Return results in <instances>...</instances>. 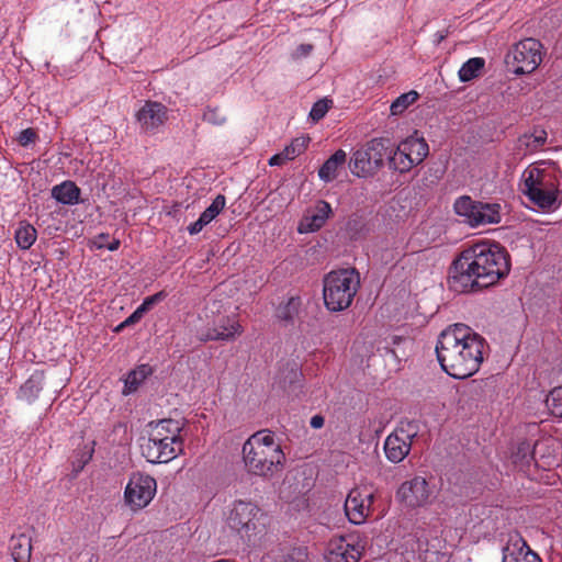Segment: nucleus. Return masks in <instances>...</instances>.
Listing matches in <instances>:
<instances>
[{
	"mask_svg": "<svg viewBox=\"0 0 562 562\" xmlns=\"http://www.w3.org/2000/svg\"><path fill=\"white\" fill-rule=\"evenodd\" d=\"M507 251L497 244L477 243L453 261L449 276L451 290L465 293L496 284L509 272Z\"/></svg>",
	"mask_w": 562,
	"mask_h": 562,
	"instance_id": "nucleus-1",
	"label": "nucleus"
},
{
	"mask_svg": "<svg viewBox=\"0 0 562 562\" xmlns=\"http://www.w3.org/2000/svg\"><path fill=\"white\" fill-rule=\"evenodd\" d=\"M486 340L470 326L449 325L438 336L436 355L441 369L454 379L475 374L484 360Z\"/></svg>",
	"mask_w": 562,
	"mask_h": 562,
	"instance_id": "nucleus-2",
	"label": "nucleus"
},
{
	"mask_svg": "<svg viewBox=\"0 0 562 562\" xmlns=\"http://www.w3.org/2000/svg\"><path fill=\"white\" fill-rule=\"evenodd\" d=\"M243 461L249 474L272 477L283 470L285 454L268 429L252 434L243 445Z\"/></svg>",
	"mask_w": 562,
	"mask_h": 562,
	"instance_id": "nucleus-3",
	"label": "nucleus"
},
{
	"mask_svg": "<svg viewBox=\"0 0 562 562\" xmlns=\"http://www.w3.org/2000/svg\"><path fill=\"white\" fill-rule=\"evenodd\" d=\"M559 169L554 162H539L522 172L521 191L540 209H550L558 199Z\"/></svg>",
	"mask_w": 562,
	"mask_h": 562,
	"instance_id": "nucleus-4",
	"label": "nucleus"
},
{
	"mask_svg": "<svg viewBox=\"0 0 562 562\" xmlns=\"http://www.w3.org/2000/svg\"><path fill=\"white\" fill-rule=\"evenodd\" d=\"M360 286L356 269H340L329 272L324 279L323 296L325 306L331 312L348 308Z\"/></svg>",
	"mask_w": 562,
	"mask_h": 562,
	"instance_id": "nucleus-5",
	"label": "nucleus"
},
{
	"mask_svg": "<svg viewBox=\"0 0 562 562\" xmlns=\"http://www.w3.org/2000/svg\"><path fill=\"white\" fill-rule=\"evenodd\" d=\"M227 525L248 542L266 530L267 515L254 503L235 501L227 517Z\"/></svg>",
	"mask_w": 562,
	"mask_h": 562,
	"instance_id": "nucleus-6",
	"label": "nucleus"
},
{
	"mask_svg": "<svg viewBox=\"0 0 562 562\" xmlns=\"http://www.w3.org/2000/svg\"><path fill=\"white\" fill-rule=\"evenodd\" d=\"M387 151V140L373 138L357 149L350 160L351 172L357 177H368L382 167Z\"/></svg>",
	"mask_w": 562,
	"mask_h": 562,
	"instance_id": "nucleus-7",
	"label": "nucleus"
},
{
	"mask_svg": "<svg viewBox=\"0 0 562 562\" xmlns=\"http://www.w3.org/2000/svg\"><path fill=\"white\" fill-rule=\"evenodd\" d=\"M542 45L535 38L515 44L506 55V64L516 75L531 74L542 61Z\"/></svg>",
	"mask_w": 562,
	"mask_h": 562,
	"instance_id": "nucleus-8",
	"label": "nucleus"
},
{
	"mask_svg": "<svg viewBox=\"0 0 562 562\" xmlns=\"http://www.w3.org/2000/svg\"><path fill=\"white\" fill-rule=\"evenodd\" d=\"M418 434V426L414 422H401L386 437L384 452L389 461L398 463L403 461L412 449L413 439Z\"/></svg>",
	"mask_w": 562,
	"mask_h": 562,
	"instance_id": "nucleus-9",
	"label": "nucleus"
},
{
	"mask_svg": "<svg viewBox=\"0 0 562 562\" xmlns=\"http://www.w3.org/2000/svg\"><path fill=\"white\" fill-rule=\"evenodd\" d=\"M157 492L156 480L144 473H134L125 487L124 499L132 510L145 508Z\"/></svg>",
	"mask_w": 562,
	"mask_h": 562,
	"instance_id": "nucleus-10",
	"label": "nucleus"
},
{
	"mask_svg": "<svg viewBox=\"0 0 562 562\" xmlns=\"http://www.w3.org/2000/svg\"><path fill=\"white\" fill-rule=\"evenodd\" d=\"M366 544L364 538L358 535L335 537L328 542L326 562H359Z\"/></svg>",
	"mask_w": 562,
	"mask_h": 562,
	"instance_id": "nucleus-11",
	"label": "nucleus"
},
{
	"mask_svg": "<svg viewBox=\"0 0 562 562\" xmlns=\"http://www.w3.org/2000/svg\"><path fill=\"white\" fill-rule=\"evenodd\" d=\"M374 492L369 486L352 488L345 501V513L350 522L363 524L372 513Z\"/></svg>",
	"mask_w": 562,
	"mask_h": 562,
	"instance_id": "nucleus-12",
	"label": "nucleus"
},
{
	"mask_svg": "<svg viewBox=\"0 0 562 562\" xmlns=\"http://www.w3.org/2000/svg\"><path fill=\"white\" fill-rule=\"evenodd\" d=\"M396 497L405 507L417 508L430 503L432 488L425 477L417 475L400 485Z\"/></svg>",
	"mask_w": 562,
	"mask_h": 562,
	"instance_id": "nucleus-13",
	"label": "nucleus"
},
{
	"mask_svg": "<svg viewBox=\"0 0 562 562\" xmlns=\"http://www.w3.org/2000/svg\"><path fill=\"white\" fill-rule=\"evenodd\" d=\"M143 456L151 463H167L183 451V441L148 438L142 447Z\"/></svg>",
	"mask_w": 562,
	"mask_h": 562,
	"instance_id": "nucleus-14",
	"label": "nucleus"
},
{
	"mask_svg": "<svg viewBox=\"0 0 562 562\" xmlns=\"http://www.w3.org/2000/svg\"><path fill=\"white\" fill-rule=\"evenodd\" d=\"M243 333L240 324L234 319L222 317L218 324L213 327H205L198 330V338L200 341L206 342L210 340L229 341L234 340Z\"/></svg>",
	"mask_w": 562,
	"mask_h": 562,
	"instance_id": "nucleus-15",
	"label": "nucleus"
},
{
	"mask_svg": "<svg viewBox=\"0 0 562 562\" xmlns=\"http://www.w3.org/2000/svg\"><path fill=\"white\" fill-rule=\"evenodd\" d=\"M136 120L144 132H154L167 121V108L156 101H147L137 111Z\"/></svg>",
	"mask_w": 562,
	"mask_h": 562,
	"instance_id": "nucleus-16",
	"label": "nucleus"
},
{
	"mask_svg": "<svg viewBox=\"0 0 562 562\" xmlns=\"http://www.w3.org/2000/svg\"><path fill=\"white\" fill-rule=\"evenodd\" d=\"M503 562H541V559L522 538L516 537L504 548Z\"/></svg>",
	"mask_w": 562,
	"mask_h": 562,
	"instance_id": "nucleus-17",
	"label": "nucleus"
},
{
	"mask_svg": "<svg viewBox=\"0 0 562 562\" xmlns=\"http://www.w3.org/2000/svg\"><path fill=\"white\" fill-rule=\"evenodd\" d=\"M331 214V206L326 201H318L315 209L306 214L299 225L301 234L313 233L322 228Z\"/></svg>",
	"mask_w": 562,
	"mask_h": 562,
	"instance_id": "nucleus-18",
	"label": "nucleus"
},
{
	"mask_svg": "<svg viewBox=\"0 0 562 562\" xmlns=\"http://www.w3.org/2000/svg\"><path fill=\"white\" fill-rule=\"evenodd\" d=\"M44 372L36 370L30 378L20 386L16 397L20 401L26 402L27 404L34 403L44 386Z\"/></svg>",
	"mask_w": 562,
	"mask_h": 562,
	"instance_id": "nucleus-19",
	"label": "nucleus"
},
{
	"mask_svg": "<svg viewBox=\"0 0 562 562\" xmlns=\"http://www.w3.org/2000/svg\"><path fill=\"white\" fill-rule=\"evenodd\" d=\"M183 423L176 419H162L159 420L151 429L149 438L183 441L180 432L182 430Z\"/></svg>",
	"mask_w": 562,
	"mask_h": 562,
	"instance_id": "nucleus-20",
	"label": "nucleus"
},
{
	"mask_svg": "<svg viewBox=\"0 0 562 562\" xmlns=\"http://www.w3.org/2000/svg\"><path fill=\"white\" fill-rule=\"evenodd\" d=\"M80 193L79 187L70 180L54 186L52 189V196L57 202L66 205L77 204L80 200Z\"/></svg>",
	"mask_w": 562,
	"mask_h": 562,
	"instance_id": "nucleus-21",
	"label": "nucleus"
},
{
	"mask_svg": "<svg viewBox=\"0 0 562 562\" xmlns=\"http://www.w3.org/2000/svg\"><path fill=\"white\" fill-rule=\"evenodd\" d=\"M479 201L469 195L459 196L453 203L456 214L463 218V222L471 227H477L476 211Z\"/></svg>",
	"mask_w": 562,
	"mask_h": 562,
	"instance_id": "nucleus-22",
	"label": "nucleus"
},
{
	"mask_svg": "<svg viewBox=\"0 0 562 562\" xmlns=\"http://www.w3.org/2000/svg\"><path fill=\"white\" fill-rule=\"evenodd\" d=\"M400 145L411 155V160L415 166L422 164L429 153L426 140L416 134L402 140Z\"/></svg>",
	"mask_w": 562,
	"mask_h": 562,
	"instance_id": "nucleus-23",
	"label": "nucleus"
},
{
	"mask_svg": "<svg viewBox=\"0 0 562 562\" xmlns=\"http://www.w3.org/2000/svg\"><path fill=\"white\" fill-rule=\"evenodd\" d=\"M347 159V154L342 149L336 150L319 168L318 177L324 182H330L338 176V170Z\"/></svg>",
	"mask_w": 562,
	"mask_h": 562,
	"instance_id": "nucleus-24",
	"label": "nucleus"
},
{
	"mask_svg": "<svg viewBox=\"0 0 562 562\" xmlns=\"http://www.w3.org/2000/svg\"><path fill=\"white\" fill-rule=\"evenodd\" d=\"M10 550L14 562H29L32 552L30 537L26 535L13 536L10 540Z\"/></svg>",
	"mask_w": 562,
	"mask_h": 562,
	"instance_id": "nucleus-25",
	"label": "nucleus"
},
{
	"mask_svg": "<svg viewBox=\"0 0 562 562\" xmlns=\"http://www.w3.org/2000/svg\"><path fill=\"white\" fill-rule=\"evenodd\" d=\"M477 226L498 224L502 221L501 205L479 201L476 211Z\"/></svg>",
	"mask_w": 562,
	"mask_h": 562,
	"instance_id": "nucleus-26",
	"label": "nucleus"
},
{
	"mask_svg": "<svg viewBox=\"0 0 562 562\" xmlns=\"http://www.w3.org/2000/svg\"><path fill=\"white\" fill-rule=\"evenodd\" d=\"M547 441L537 442L532 445L529 441H521L517 445L516 451L513 453L515 463L528 464L531 460H536V456L540 453L541 448L546 446Z\"/></svg>",
	"mask_w": 562,
	"mask_h": 562,
	"instance_id": "nucleus-27",
	"label": "nucleus"
},
{
	"mask_svg": "<svg viewBox=\"0 0 562 562\" xmlns=\"http://www.w3.org/2000/svg\"><path fill=\"white\" fill-rule=\"evenodd\" d=\"M547 142V132L544 130H536L531 134H525L518 139L519 148L525 154H532L539 150Z\"/></svg>",
	"mask_w": 562,
	"mask_h": 562,
	"instance_id": "nucleus-28",
	"label": "nucleus"
},
{
	"mask_svg": "<svg viewBox=\"0 0 562 562\" xmlns=\"http://www.w3.org/2000/svg\"><path fill=\"white\" fill-rule=\"evenodd\" d=\"M485 66L484 58L473 57L467 60L459 69V79L461 82H469L479 77Z\"/></svg>",
	"mask_w": 562,
	"mask_h": 562,
	"instance_id": "nucleus-29",
	"label": "nucleus"
},
{
	"mask_svg": "<svg viewBox=\"0 0 562 562\" xmlns=\"http://www.w3.org/2000/svg\"><path fill=\"white\" fill-rule=\"evenodd\" d=\"M36 237V229L29 223H20L14 234L18 246L23 250L31 248Z\"/></svg>",
	"mask_w": 562,
	"mask_h": 562,
	"instance_id": "nucleus-30",
	"label": "nucleus"
},
{
	"mask_svg": "<svg viewBox=\"0 0 562 562\" xmlns=\"http://www.w3.org/2000/svg\"><path fill=\"white\" fill-rule=\"evenodd\" d=\"M302 300L300 296H291L284 304L277 310L278 318L285 322H293L300 314Z\"/></svg>",
	"mask_w": 562,
	"mask_h": 562,
	"instance_id": "nucleus-31",
	"label": "nucleus"
},
{
	"mask_svg": "<svg viewBox=\"0 0 562 562\" xmlns=\"http://www.w3.org/2000/svg\"><path fill=\"white\" fill-rule=\"evenodd\" d=\"M151 373L148 364H142L131 371L125 380L124 393L128 394L137 390L140 383Z\"/></svg>",
	"mask_w": 562,
	"mask_h": 562,
	"instance_id": "nucleus-32",
	"label": "nucleus"
},
{
	"mask_svg": "<svg viewBox=\"0 0 562 562\" xmlns=\"http://www.w3.org/2000/svg\"><path fill=\"white\" fill-rule=\"evenodd\" d=\"M414 166L411 155L398 144L396 150L390 157V167L400 172H407Z\"/></svg>",
	"mask_w": 562,
	"mask_h": 562,
	"instance_id": "nucleus-33",
	"label": "nucleus"
},
{
	"mask_svg": "<svg viewBox=\"0 0 562 562\" xmlns=\"http://www.w3.org/2000/svg\"><path fill=\"white\" fill-rule=\"evenodd\" d=\"M414 166L411 155L398 144L396 150L390 157V167L400 172H407Z\"/></svg>",
	"mask_w": 562,
	"mask_h": 562,
	"instance_id": "nucleus-34",
	"label": "nucleus"
},
{
	"mask_svg": "<svg viewBox=\"0 0 562 562\" xmlns=\"http://www.w3.org/2000/svg\"><path fill=\"white\" fill-rule=\"evenodd\" d=\"M418 99V93L414 90L403 93L397 97L391 104L390 111L392 115L402 114L409 105L416 102Z\"/></svg>",
	"mask_w": 562,
	"mask_h": 562,
	"instance_id": "nucleus-35",
	"label": "nucleus"
},
{
	"mask_svg": "<svg viewBox=\"0 0 562 562\" xmlns=\"http://www.w3.org/2000/svg\"><path fill=\"white\" fill-rule=\"evenodd\" d=\"M546 405L553 416L562 418V386L555 387L549 393Z\"/></svg>",
	"mask_w": 562,
	"mask_h": 562,
	"instance_id": "nucleus-36",
	"label": "nucleus"
},
{
	"mask_svg": "<svg viewBox=\"0 0 562 562\" xmlns=\"http://www.w3.org/2000/svg\"><path fill=\"white\" fill-rule=\"evenodd\" d=\"M308 142L310 138L305 136L293 139L292 143L283 149L285 158L292 160L300 156L306 149Z\"/></svg>",
	"mask_w": 562,
	"mask_h": 562,
	"instance_id": "nucleus-37",
	"label": "nucleus"
},
{
	"mask_svg": "<svg viewBox=\"0 0 562 562\" xmlns=\"http://www.w3.org/2000/svg\"><path fill=\"white\" fill-rule=\"evenodd\" d=\"M226 199L223 194H218L211 205L201 214L209 223H211L225 207Z\"/></svg>",
	"mask_w": 562,
	"mask_h": 562,
	"instance_id": "nucleus-38",
	"label": "nucleus"
},
{
	"mask_svg": "<svg viewBox=\"0 0 562 562\" xmlns=\"http://www.w3.org/2000/svg\"><path fill=\"white\" fill-rule=\"evenodd\" d=\"M226 199L223 194H218L211 205L201 214L209 223H211L225 207Z\"/></svg>",
	"mask_w": 562,
	"mask_h": 562,
	"instance_id": "nucleus-39",
	"label": "nucleus"
},
{
	"mask_svg": "<svg viewBox=\"0 0 562 562\" xmlns=\"http://www.w3.org/2000/svg\"><path fill=\"white\" fill-rule=\"evenodd\" d=\"M226 199L223 194H218L211 205L201 214L209 223H211L225 207Z\"/></svg>",
	"mask_w": 562,
	"mask_h": 562,
	"instance_id": "nucleus-40",
	"label": "nucleus"
},
{
	"mask_svg": "<svg viewBox=\"0 0 562 562\" xmlns=\"http://www.w3.org/2000/svg\"><path fill=\"white\" fill-rule=\"evenodd\" d=\"M330 103L331 101L328 99H322L315 102L310 112L311 119L315 122L323 119L328 112Z\"/></svg>",
	"mask_w": 562,
	"mask_h": 562,
	"instance_id": "nucleus-41",
	"label": "nucleus"
},
{
	"mask_svg": "<svg viewBox=\"0 0 562 562\" xmlns=\"http://www.w3.org/2000/svg\"><path fill=\"white\" fill-rule=\"evenodd\" d=\"M203 120L210 124L220 126L226 122V116L217 108H209L203 113Z\"/></svg>",
	"mask_w": 562,
	"mask_h": 562,
	"instance_id": "nucleus-42",
	"label": "nucleus"
},
{
	"mask_svg": "<svg viewBox=\"0 0 562 562\" xmlns=\"http://www.w3.org/2000/svg\"><path fill=\"white\" fill-rule=\"evenodd\" d=\"M166 297V293L164 291H160V292H157L156 294L154 295H150V296H147L143 303L139 305V308L147 313L148 311H150V308L161 302Z\"/></svg>",
	"mask_w": 562,
	"mask_h": 562,
	"instance_id": "nucleus-43",
	"label": "nucleus"
},
{
	"mask_svg": "<svg viewBox=\"0 0 562 562\" xmlns=\"http://www.w3.org/2000/svg\"><path fill=\"white\" fill-rule=\"evenodd\" d=\"M35 138H36L35 132L32 128H26L20 133L18 140H19L20 145L27 146L31 143H33L35 140Z\"/></svg>",
	"mask_w": 562,
	"mask_h": 562,
	"instance_id": "nucleus-44",
	"label": "nucleus"
},
{
	"mask_svg": "<svg viewBox=\"0 0 562 562\" xmlns=\"http://www.w3.org/2000/svg\"><path fill=\"white\" fill-rule=\"evenodd\" d=\"M207 224H210L202 215L192 224L188 226L190 235L199 234Z\"/></svg>",
	"mask_w": 562,
	"mask_h": 562,
	"instance_id": "nucleus-45",
	"label": "nucleus"
},
{
	"mask_svg": "<svg viewBox=\"0 0 562 562\" xmlns=\"http://www.w3.org/2000/svg\"><path fill=\"white\" fill-rule=\"evenodd\" d=\"M145 312H143L139 306L117 327L120 329L121 327L128 326L132 324H135L142 319Z\"/></svg>",
	"mask_w": 562,
	"mask_h": 562,
	"instance_id": "nucleus-46",
	"label": "nucleus"
},
{
	"mask_svg": "<svg viewBox=\"0 0 562 562\" xmlns=\"http://www.w3.org/2000/svg\"><path fill=\"white\" fill-rule=\"evenodd\" d=\"M313 50V45L311 44H301L296 47L293 53V58H302L308 56Z\"/></svg>",
	"mask_w": 562,
	"mask_h": 562,
	"instance_id": "nucleus-47",
	"label": "nucleus"
},
{
	"mask_svg": "<svg viewBox=\"0 0 562 562\" xmlns=\"http://www.w3.org/2000/svg\"><path fill=\"white\" fill-rule=\"evenodd\" d=\"M288 160H290V159L285 158L284 151L282 150L281 153H278V154L273 155L269 159V165L270 166H280V165L284 164Z\"/></svg>",
	"mask_w": 562,
	"mask_h": 562,
	"instance_id": "nucleus-48",
	"label": "nucleus"
},
{
	"mask_svg": "<svg viewBox=\"0 0 562 562\" xmlns=\"http://www.w3.org/2000/svg\"><path fill=\"white\" fill-rule=\"evenodd\" d=\"M109 238V235L106 234H100L92 240V247L97 249L105 248L106 246V239Z\"/></svg>",
	"mask_w": 562,
	"mask_h": 562,
	"instance_id": "nucleus-49",
	"label": "nucleus"
},
{
	"mask_svg": "<svg viewBox=\"0 0 562 562\" xmlns=\"http://www.w3.org/2000/svg\"><path fill=\"white\" fill-rule=\"evenodd\" d=\"M325 419L322 415H314L311 418L310 425L314 429H319L324 426Z\"/></svg>",
	"mask_w": 562,
	"mask_h": 562,
	"instance_id": "nucleus-50",
	"label": "nucleus"
},
{
	"mask_svg": "<svg viewBox=\"0 0 562 562\" xmlns=\"http://www.w3.org/2000/svg\"><path fill=\"white\" fill-rule=\"evenodd\" d=\"M120 247V240L113 239L111 243H106L105 248H108L111 251L116 250Z\"/></svg>",
	"mask_w": 562,
	"mask_h": 562,
	"instance_id": "nucleus-51",
	"label": "nucleus"
},
{
	"mask_svg": "<svg viewBox=\"0 0 562 562\" xmlns=\"http://www.w3.org/2000/svg\"><path fill=\"white\" fill-rule=\"evenodd\" d=\"M435 37H436V40H435L436 43L439 44V43H441L447 37V34L443 33V32H437L435 34Z\"/></svg>",
	"mask_w": 562,
	"mask_h": 562,
	"instance_id": "nucleus-52",
	"label": "nucleus"
},
{
	"mask_svg": "<svg viewBox=\"0 0 562 562\" xmlns=\"http://www.w3.org/2000/svg\"><path fill=\"white\" fill-rule=\"evenodd\" d=\"M541 458L544 459L543 465L550 467L555 462V460H553L551 457L541 456Z\"/></svg>",
	"mask_w": 562,
	"mask_h": 562,
	"instance_id": "nucleus-53",
	"label": "nucleus"
},
{
	"mask_svg": "<svg viewBox=\"0 0 562 562\" xmlns=\"http://www.w3.org/2000/svg\"><path fill=\"white\" fill-rule=\"evenodd\" d=\"M92 452H93V450H92V449L88 452V456H87V458H86V459H85V461H83V464H86V463L91 459V457H92Z\"/></svg>",
	"mask_w": 562,
	"mask_h": 562,
	"instance_id": "nucleus-54",
	"label": "nucleus"
}]
</instances>
